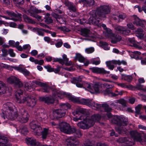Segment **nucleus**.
<instances>
[{"label": "nucleus", "instance_id": "f257e3e1", "mask_svg": "<svg viewBox=\"0 0 146 146\" xmlns=\"http://www.w3.org/2000/svg\"><path fill=\"white\" fill-rule=\"evenodd\" d=\"M52 96L54 98L51 96H44L40 97L39 99L40 101L44 102L45 103L49 104L53 103L55 100H58V98L62 99L65 96L73 102L86 105L94 110H99L100 109L102 108L104 109L105 111L107 112H110L112 110V109L110 107L109 105L106 103L101 104L96 103L89 99L82 98L80 99L78 98L73 96L70 94L56 89L53 90Z\"/></svg>", "mask_w": 146, "mask_h": 146}, {"label": "nucleus", "instance_id": "f03ea898", "mask_svg": "<svg viewBox=\"0 0 146 146\" xmlns=\"http://www.w3.org/2000/svg\"><path fill=\"white\" fill-rule=\"evenodd\" d=\"M0 115L4 119L6 118L10 120H13L17 119L21 123L27 122L29 117L27 112L24 109L20 110L18 114L17 109L13 104L10 102L3 105L2 113Z\"/></svg>", "mask_w": 146, "mask_h": 146}, {"label": "nucleus", "instance_id": "7ed1b4c3", "mask_svg": "<svg viewBox=\"0 0 146 146\" xmlns=\"http://www.w3.org/2000/svg\"><path fill=\"white\" fill-rule=\"evenodd\" d=\"M23 92L21 89L18 90L16 92V102L19 104H24L27 102V105L29 106L33 107L36 104V100L35 98L31 96H23Z\"/></svg>", "mask_w": 146, "mask_h": 146}, {"label": "nucleus", "instance_id": "20e7f679", "mask_svg": "<svg viewBox=\"0 0 146 146\" xmlns=\"http://www.w3.org/2000/svg\"><path fill=\"white\" fill-rule=\"evenodd\" d=\"M71 106L68 103L61 104H60V109L54 110L53 112V119H58L64 117L66 113V111L70 109Z\"/></svg>", "mask_w": 146, "mask_h": 146}, {"label": "nucleus", "instance_id": "39448f33", "mask_svg": "<svg viewBox=\"0 0 146 146\" xmlns=\"http://www.w3.org/2000/svg\"><path fill=\"white\" fill-rule=\"evenodd\" d=\"M129 133L135 141L142 144H146V134H141L136 131H130Z\"/></svg>", "mask_w": 146, "mask_h": 146}, {"label": "nucleus", "instance_id": "423d86ee", "mask_svg": "<svg viewBox=\"0 0 146 146\" xmlns=\"http://www.w3.org/2000/svg\"><path fill=\"white\" fill-rule=\"evenodd\" d=\"M112 122L120 127H125L128 123L127 118L123 115H116L114 116L111 120Z\"/></svg>", "mask_w": 146, "mask_h": 146}, {"label": "nucleus", "instance_id": "0eeeda50", "mask_svg": "<svg viewBox=\"0 0 146 146\" xmlns=\"http://www.w3.org/2000/svg\"><path fill=\"white\" fill-rule=\"evenodd\" d=\"M110 11V7L109 6L106 5H101L95 11L98 16H101L102 18L106 17V15L108 14Z\"/></svg>", "mask_w": 146, "mask_h": 146}, {"label": "nucleus", "instance_id": "6e6552de", "mask_svg": "<svg viewBox=\"0 0 146 146\" xmlns=\"http://www.w3.org/2000/svg\"><path fill=\"white\" fill-rule=\"evenodd\" d=\"M112 114L111 113H107L106 114H102L100 115L99 114H96L92 115L90 117L92 120L96 122H99L101 125H104L103 123L100 122V120L102 119L106 120L110 118L112 116Z\"/></svg>", "mask_w": 146, "mask_h": 146}, {"label": "nucleus", "instance_id": "1a4fd4ad", "mask_svg": "<svg viewBox=\"0 0 146 146\" xmlns=\"http://www.w3.org/2000/svg\"><path fill=\"white\" fill-rule=\"evenodd\" d=\"M91 16L89 19V22L90 24H94L98 26H101L100 23V19L102 17L98 16V14L95 12V10H93L90 12Z\"/></svg>", "mask_w": 146, "mask_h": 146}, {"label": "nucleus", "instance_id": "9d476101", "mask_svg": "<svg viewBox=\"0 0 146 146\" xmlns=\"http://www.w3.org/2000/svg\"><path fill=\"white\" fill-rule=\"evenodd\" d=\"M61 132L67 134L74 133V135L76 138H80L82 135V133L80 130L76 129V128H59Z\"/></svg>", "mask_w": 146, "mask_h": 146}, {"label": "nucleus", "instance_id": "9b49d317", "mask_svg": "<svg viewBox=\"0 0 146 146\" xmlns=\"http://www.w3.org/2000/svg\"><path fill=\"white\" fill-rule=\"evenodd\" d=\"M110 105L115 109L120 110H123L122 107L127 106L126 101L122 98L112 102Z\"/></svg>", "mask_w": 146, "mask_h": 146}, {"label": "nucleus", "instance_id": "f8f14e48", "mask_svg": "<svg viewBox=\"0 0 146 146\" xmlns=\"http://www.w3.org/2000/svg\"><path fill=\"white\" fill-rule=\"evenodd\" d=\"M6 13L8 15L12 17L10 18L5 16L1 15H0V17L4 18L6 19H11L14 21H21V20L22 15L20 13H17V14H16L13 12L8 11H6Z\"/></svg>", "mask_w": 146, "mask_h": 146}, {"label": "nucleus", "instance_id": "ddd939ff", "mask_svg": "<svg viewBox=\"0 0 146 146\" xmlns=\"http://www.w3.org/2000/svg\"><path fill=\"white\" fill-rule=\"evenodd\" d=\"M28 11L31 16L37 19L39 21H40L42 17L36 14L40 13L41 12L40 10H38L35 7L32 6L30 7V9L28 10Z\"/></svg>", "mask_w": 146, "mask_h": 146}, {"label": "nucleus", "instance_id": "4468645a", "mask_svg": "<svg viewBox=\"0 0 146 146\" xmlns=\"http://www.w3.org/2000/svg\"><path fill=\"white\" fill-rule=\"evenodd\" d=\"M94 124V121L90 118V119H87L86 121L84 120V121L78 122L77 125L80 128H85V126L86 128H89L92 127Z\"/></svg>", "mask_w": 146, "mask_h": 146}, {"label": "nucleus", "instance_id": "2eb2a0df", "mask_svg": "<svg viewBox=\"0 0 146 146\" xmlns=\"http://www.w3.org/2000/svg\"><path fill=\"white\" fill-rule=\"evenodd\" d=\"M123 93V90L118 91L116 90L114 92H113L111 90L107 89L104 91V95H108L111 97H115L118 95L122 96Z\"/></svg>", "mask_w": 146, "mask_h": 146}, {"label": "nucleus", "instance_id": "dca6fc26", "mask_svg": "<svg viewBox=\"0 0 146 146\" xmlns=\"http://www.w3.org/2000/svg\"><path fill=\"white\" fill-rule=\"evenodd\" d=\"M7 82L10 84H13L15 85L21 87L23 86V84L18 78L14 76H11L7 79Z\"/></svg>", "mask_w": 146, "mask_h": 146}, {"label": "nucleus", "instance_id": "f3484780", "mask_svg": "<svg viewBox=\"0 0 146 146\" xmlns=\"http://www.w3.org/2000/svg\"><path fill=\"white\" fill-rule=\"evenodd\" d=\"M50 125L52 126H56V127H59V128H71L70 124L67 122L64 121H60L58 124L55 123L54 122L52 121L50 122Z\"/></svg>", "mask_w": 146, "mask_h": 146}, {"label": "nucleus", "instance_id": "a211bd4d", "mask_svg": "<svg viewBox=\"0 0 146 146\" xmlns=\"http://www.w3.org/2000/svg\"><path fill=\"white\" fill-rule=\"evenodd\" d=\"M93 91H91L94 93V91L97 93H100L102 92V85L101 82H96L92 86Z\"/></svg>", "mask_w": 146, "mask_h": 146}, {"label": "nucleus", "instance_id": "6ab92c4d", "mask_svg": "<svg viewBox=\"0 0 146 146\" xmlns=\"http://www.w3.org/2000/svg\"><path fill=\"white\" fill-rule=\"evenodd\" d=\"M132 19L133 20V23L134 25L137 26H140L142 27H144L146 23L145 21L141 20L136 16H133Z\"/></svg>", "mask_w": 146, "mask_h": 146}, {"label": "nucleus", "instance_id": "aec40b11", "mask_svg": "<svg viewBox=\"0 0 146 146\" xmlns=\"http://www.w3.org/2000/svg\"><path fill=\"white\" fill-rule=\"evenodd\" d=\"M66 143L67 146H78L79 143L78 141H75L74 138L71 137L66 139Z\"/></svg>", "mask_w": 146, "mask_h": 146}, {"label": "nucleus", "instance_id": "412c9836", "mask_svg": "<svg viewBox=\"0 0 146 146\" xmlns=\"http://www.w3.org/2000/svg\"><path fill=\"white\" fill-rule=\"evenodd\" d=\"M64 4L67 7L68 9L70 12H75L76 9L75 5L72 2L66 0L65 1Z\"/></svg>", "mask_w": 146, "mask_h": 146}, {"label": "nucleus", "instance_id": "4be33fe9", "mask_svg": "<svg viewBox=\"0 0 146 146\" xmlns=\"http://www.w3.org/2000/svg\"><path fill=\"white\" fill-rule=\"evenodd\" d=\"M93 72L97 73L102 74H109L110 72L106 70L104 68H99L98 67H93L90 68Z\"/></svg>", "mask_w": 146, "mask_h": 146}, {"label": "nucleus", "instance_id": "5701e85b", "mask_svg": "<svg viewBox=\"0 0 146 146\" xmlns=\"http://www.w3.org/2000/svg\"><path fill=\"white\" fill-rule=\"evenodd\" d=\"M75 58L77 59L80 62H84V65L86 66H87L89 64V61L88 60L86 61L85 58L80 54H76Z\"/></svg>", "mask_w": 146, "mask_h": 146}, {"label": "nucleus", "instance_id": "b1692460", "mask_svg": "<svg viewBox=\"0 0 146 146\" xmlns=\"http://www.w3.org/2000/svg\"><path fill=\"white\" fill-rule=\"evenodd\" d=\"M51 15L55 18L58 22L61 24H64L66 22V19L65 18L60 17L58 14L54 12H52Z\"/></svg>", "mask_w": 146, "mask_h": 146}, {"label": "nucleus", "instance_id": "393cba45", "mask_svg": "<svg viewBox=\"0 0 146 146\" xmlns=\"http://www.w3.org/2000/svg\"><path fill=\"white\" fill-rule=\"evenodd\" d=\"M119 62H117V60H112L111 61H107L106 62V66L108 68L111 70H113L114 68V65L119 64Z\"/></svg>", "mask_w": 146, "mask_h": 146}, {"label": "nucleus", "instance_id": "a878e982", "mask_svg": "<svg viewBox=\"0 0 146 146\" xmlns=\"http://www.w3.org/2000/svg\"><path fill=\"white\" fill-rule=\"evenodd\" d=\"M111 39V42L113 44H115L119 41L121 39V37L118 34L113 33L110 37Z\"/></svg>", "mask_w": 146, "mask_h": 146}, {"label": "nucleus", "instance_id": "bb28decb", "mask_svg": "<svg viewBox=\"0 0 146 146\" xmlns=\"http://www.w3.org/2000/svg\"><path fill=\"white\" fill-rule=\"evenodd\" d=\"M126 17V14L123 13L119 15L114 16L113 17L114 20H116L117 22H120L124 20Z\"/></svg>", "mask_w": 146, "mask_h": 146}, {"label": "nucleus", "instance_id": "cd10ccee", "mask_svg": "<svg viewBox=\"0 0 146 146\" xmlns=\"http://www.w3.org/2000/svg\"><path fill=\"white\" fill-rule=\"evenodd\" d=\"M92 84L90 83L86 82H83V88L86 89L90 91L91 93H93V92L91 91H93L92 88Z\"/></svg>", "mask_w": 146, "mask_h": 146}, {"label": "nucleus", "instance_id": "c85d7f7f", "mask_svg": "<svg viewBox=\"0 0 146 146\" xmlns=\"http://www.w3.org/2000/svg\"><path fill=\"white\" fill-rule=\"evenodd\" d=\"M89 30L86 29H84L81 30V35L84 36L92 37L93 36L91 35Z\"/></svg>", "mask_w": 146, "mask_h": 146}, {"label": "nucleus", "instance_id": "c756f323", "mask_svg": "<svg viewBox=\"0 0 146 146\" xmlns=\"http://www.w3.org/2000/svg\"><path fill=\"white\" fill-rule=\"evenodd\" d=\"M25 141L28 145L31 146H36V139L32 137L27 138L26 139Z\"/></svg>", "mask_w": 146, "mask_h": 146}, {"label": "nucleus", "instance_id": "7c9ffc66", "mask_svg": "<svg viewBox=\"0 0 146 146\" xmlns=\"http://www.w3.org/2000/svg\"><path fill=\"white\" fill-rule=\"evenodd\" d=\"M87 110L86 109L83 108H79L76 110V114H79V113H81L85 115V116L84 115L83 116H84L85 119L86 117L85 115L87 114Z\"/></svg>", "mask_w": 146, "mask_h": 146}, {"label": "nucleus", "instance_id": "2f4dec72", "mask_svg": "<svg viewBox=\"0 0 146 146\" xmlns=\"http://www.w3.org/2000/svg\"><path fill=\"white\" fill-rule=\"evenodd\" d=\"M7 89V88L5 84L3 82L0 81V95L5 93Z\"/></svg>", "mask_w": 146, "mask_h": 146}, {"label": "nucleus", "instance_id": "473e14b6", "mask_svg": "<svg viewBox=\"0 0 146 146\" xmlns=\"http://www.w3.org/2000/svg\"><path fill=\"white\" fill-rule=\"evenodd\" d=\"M42 129L41 135H42V137L43 139L46 138L47 135L50 133V131L48 128H42Z\"/></svg>", "mask_w": 146, "mask_h": 146}, {"label": "nucleus", "instance_id": "72a5a7b5", "mask_svg": "<svg viewBox=\"0 0 146 146\" xmlns=\"http://www.w3.org/2000/svg\"><path fill=\"white\" fill-rule=\"evenodd\" d=\"M29 125L31 127L34 128H41V124L36 120H33L30 122Z\"/></svg>", "mask_w": 146, "mask_h": 146}, {"label": "nucleus", "instance_id": "f704fd0d", "mask_svg": "<svg viewBox=\"0 0 146 146\" xmlns=\"http://www.w3.org/2000/svg\"><path fill=\"white\" fill-rule=\"evenodd\" d=\"M117 141L120 143H126L129 141V143H131V139L130 138L127 137H120L117 140Z\"/></svg>", "mask_w": 146, "mask_h": 146}, {"label": "nucleus", "instance_id": "c9c22d12", "mask_svg": "<svg viewBox=\"0 0 146 146\" xmlns=\"http://www.w3.org/2000/svg\"><path fill=\"white\" fill-rule=\"evenodd\" d=\"M136 35L140 39H142L143 38L144 33L143 30L142 29H138L136 33Z\"/></svg>", "mask_w": 146, "mask_h": 146}, {"label": "nucleus", "instance_id": "e433bc0d", "mask_svg": "<svg viewBox=\"0 0 146 146\" xmlns=\"http://www.w3.org/2000/svg\"><path fill=\"white\" fill-rule=\"evenodd\" d=\"M47 118V115L45 113H41L39 114V115L38 116V120L43 122L45 121Z\"/></svg>", "mask_w": 146, "mask_h": 146}, {"label": "nucleus", "instance_id": "4c0bfd02", "mask_svg": "<svg viewBox=\"0 0 146 146\" xmlns=\"http://www.w3.org/2000/svg\"><path fill=\"white\" fill-rule=\"evenodd\" d=\"M115 130L119 134H126L127 135L129 133L126 128H115Z\"/></svg>", "mask_w": 146, "mask_h": 146}, {"label": "nucleus", "instance_id": "58836bf2", "mask_svg": "<svg viewBox=\"0 0 146 146\" xmlns=\"http://www.w3.org/2000/svg\"><path fill=\"white\" fill-rule=\"evenodd\" d=\"M50 14L48 13H46L44 17L45 22L47 24H49L52 23L53 20L50 17Z\"/></svg>", "mask_w": 146, "mask_h": 146}, {"label": "nucleus", "instance_id": "ea45409f", "mask_svg": "<svg viewBox=\"0 0 146 146\" xmlns=\"http://www.w3.org/2000/svg\"><path fill=\"white\" fill-rule=\"evenodd\" d=\"M122 79L129 82L132 79V77L131 76L127 75L125 74H121Z\"/></svg>", "mask_w": 146, "mask_h": 146}, {"label": "nucleus", "instance_id": "a19ab883", "mask_svg": "<svg viewBox=\"0 0 146 146\" xmlns=\"http://www.w3.org/2000/svg\"><path fill=\"white\" fill-rule=\"evenodd\" d=\"M63 60L65 63V64L66 66H69L72 64V62L71 61L68 62V59L66 55L64 54L62 55Z\"/></svg>", "mask_w": 146, "mask_h": 146}, {"label": "nucleus", "instance_id": "79ce46f5", "mask_svg": "<svg viewBox=\"0 0 146 146\" xmlns=\"http://www.w3.org/2000/svg\"><path fill=\"white\" fill-rule=\"evenodd\" d=\"M8 141L7 137L0 134V144H6Z\"/></svg>", "mask_w": 146, "mask_h": 146}, {"label": "nucleus", "instance_id": "37998d69", "mask_svg": "<svg viewBox=\"0 0 146 146\" xmlns=\"http://www.w3.org/2000/svg\"><path fill=\"white\" fill-rule=\"evenodd\" d=\"M141 54V52L137 51H134L130 55L132 58L137 60L139 59V55Z\"/></svg>", "mask_w": 146, "mask_h": 146}, {"label": "nucleus", "instance_id": "c03bdc74", "mask_svg": "<svg viewBox=\"0 0 146 146\" xmlns=\"http://www.w3.org/2000/svg\"><path fill=\"white\" fill-rule=\"evenodd\" d=\"M24 85L25 89L27 91L31 92L34 89L33 88L29 86V84L27 82H24Z\"/></svg>", "mask_w": 146, "mask_h": 146}, {"label": "nucleus", "instance_id": "a18cd8bd", "mask_svg": "<svg viewBox=\"0 0 146 146\" xmlns=\"http://www.w3.org/2000/svg\"><path fill=\"white\" fill-rule=\"evenodd\" d=\"M102 87L104 88H106L107 89L111 88L114 87V85L112 84L108 83H105L104 84H102Z\"/></svg>", "mask_w": 146, "mask_h": 146}, {"label": "nucleus", "instance_id": "49530a36", "mask_svg": "<svg viewBox=\"0 0 146 146\" xmlns=\"http://www.w3.org/2000/svg\"><path fill=\"white\" fill-rule=\"evenodd\" d=\"M142 107V105L141 104H139L135 108V112L136 113L135 116H136L137 117V115L140 113V110Z\"/></svg>", "mask_w": 146, "mask_h": 146}, {"label": "nucleus", "instance_id": "de8ad7c7", "mask_svg": "<svg viewBox=\"0 0 146 146\" xmlns=\"http://www.w3.org/2000/svg\"><path fill=\"white\" fill-rule=\"evenodd\" d=\"M23 18L25 21L27 22L33 23H34V21L32 20L29 17L26 15H24L23 16Z\"/></svg>", "mask_w": 146, "mask_h": 146}, {"label": "nucleus", "instance_id": "09e8293b", "mask_svg": "<svg viewBox=\"0 0 146 146\" xmlns=\"http://www.w3.org/2000/svg\"><path fill=\"white\" fill-rule=\"evenodd\" d=\"M124 27L120 26H117L115 27V29L116 31H117L119 33L123 34L124 30H125Z\"/></svg>", "mask_w": 146, "mask_h": 146}, {"label": "nucleus", "instance_id": "8fccbe9b", "mask_svg": "<svg viewBox=\"0 0 146 146\" xmlns=\"http://www.w3.org/2000/svg\"><path fill=\"white\" fill-rule=\"evenodd\" d=\"M42 128H32L33 131L35 133V134L38 136L41 135V129Z\"/></svg>", "mask_w": 146, "mask_h": 146}, {"label": "nucleus", "instance_id": "3c124183", "mask_svg": "<svg viewBox=\"0 0 146 146\" xmlns=\"http://www.w3.org/2000/svg\"><path fill=\"white\" fill-rule=\"evenodd\" d=\"M44 84V85L42 86L43 87L42 91L46 93L49 92L50 90L49 87L46 84Z\"/></svg>", "mask_w": 146, "mask_h": 146}, {"label": "nucleus", "instance_id": "603ef678", "mask_svg": "<svg viewBox=\"0 0 146 146\" xmlns=\"http://www.w3.org/2000/svg\"><path fill=\"white\" fill-rule=\"evenodd\" d=\"M15 4L17 6L22 5L24 3L23 0H12Z\"/></svg>", "mask_w": 146, "mask_h": 146}, {"label": "nucleus", "instance_id": "864d4df0", "mask_svg": "<svg viewBox=\"0 0 146 146\" xmlns=\"http://www.w3.org/2000/svg\"><path fill=\"white\" fill-rule=\"evenodd\" d=\"M94 51V48L93 47H90L85 49V52L88 54H90L93 52Z\"/></svg>", "mask_w": 146, "mask_h": 146}, {"label": "nucleus", "instance_id": "5fc2aeb1", "mask_svg": "<svg viewBox=\"0 0 146 146\" xmlns=\"http://www.w3.org/2000/svg\"><path fill=\"white\" fill-rule=\"evenodd\" d=\"M53 62H58L62 65H64V62L62 59L61 58H54L53 59Z\"/></svg>", "mask_w": 146, "mask_h": 146}, {"label": "nucleus", "instance_id": "6e6d98bb", "mask_svg": "<svg viewBox=\"0 0 146 146\" xmlns=\"http://www.w3.org/2000/svg\"><path fill=\"white\" fill-rule=\"evenodd\" d=\"M19 42L18 41L15 42L14 47H16L17 49L19 51H22L23 50V48L21 46L19 45Z\"/></svg>", "mask_w": 146, "mask_h": 146}, {"label": "nucleus", "instance_id": "4d7b16f0", "mask_svg": "<svg viewBox=\"0 0 146 146\" xmlns=\"http://www.w3.org/2000/svg\"><path fill=\"white\" fill-rule=\"evenodd\" d=\"M84 78L83 76H81L77 78H73V81H76L78 82H81L83 81V79Z\"/></svg>", "mask_w": 146, "mask_h": 146}, {"label": "nucleus", "instance_id": "13d9d810", "mask_svg": "<svg viewBox=\"0 0 146 146\" xmlns=\"http://www.w3.org/2000/svg\"><path fill=\"white\" fill-rule=\"evenodd\" d=\"M19 130L21 134L25 135H27L28 132V131L27 128H19Z\"/></svg>", "mask_w": 146, "mask_h": 146}, {"label": "nucleus", "instance_id": "bf43d9fd", "mask_svg": "<svg viewBox=\"0 0 146 146\" xmlns=\"http://www.w3.org/2000/svg\"><path fill=\"white\" fill-rule=\"evenodd\" d=\"M108 44L105 42H103L102 43V47L105 50H108L110 49V47L108 46Z\"/></svg>", "mask_w": 146, "mask_h": 146}, {"label": "nucleus", "instance_id": "052dcab7", "mask_svg": "<svg viewBox=\"0 0 146 146\" xmlns=\"http://www.w3.org/2000/svg\"><path fill=\"white\" fill-rule=\"evenodd\" d=\"M26 76H29L30 74V72L27 69L23 68L21 72Z\"/></svg>", "mask_w": 146, "mask_h": 146}, {"label": "nucleus", "instance_id": "680f3d73", "mask_svg": "<svg viewBox=\"0 0 146 146\" xmlns=\"http://www.w3.org/2000/svg\"><path fill=\"white\" fill-rule=\"evenodd\" d=\"M105 30L106 32V35L108 37L110 38L113 34L112 32V31L110 29L107 28Z\"/></svg>", "mask_w": 146, "mask_h": 146}, {"label": "nucleus", "instance_id": "e2e57ef3", "mask_svg": "<svg viewBox=\"0 0 146 146\" xmlns=\"http://www.w3.org/2000/svg\"><path fill=\"white\" fill-rule=\"evenodd\" d=\"M94 0H86V4L87 6H90L94 4Z\"/></svg>", "mask_w": 146, "mask_h": 146}, {"label": "nucleus", "instance_id": "0e129e2a", "mask_svg": "<svg viewBox=\"0 0 146 146\" xmlns=\"http://www.w3.org/2000/svg\"><path fill=\"white\" fill-rule=\"evenodd\" d=\"M36 33L38 35L42 36H44V33L40 30L39 28H37L36 29Z\"/></svg>", "mask_w": 146, "mask_h": 146}, {"label": "nucleus", "instance_id": "69168bd1", "mask_svg": "<svg viewBox=\"0 0 146 146\" xmlns=\"http://www.w3.org/2000/svg\"><path fill=\"white\" fill-rule=\"evenodd\" d=\"M59 29L61 31L64 32H69L70 30L68 28L65 27H59Z\"/></svg>", "mask_w": 146, "mask_h": 146}, {"label": "nucleus", "instance_id": "338daca9", "mask_svg": "<svg viewBox=\"0 0 146 146\" xmlns=\"http://www.w3.org/2000/svg\"><path fill=\"white\" fill-rule=\"evenodd\" d=\"M44 67L49 72L53 71L54 68H52L50 65L44 66Z\"/></svg>", "mask_w": 146, "mask_h": 146}, {"label": "nucleus", "instance_id": "774afa93", "mask_svg": "<svg viewBox=\"0 0 146 146\" xmlns=\"http://www.w3.org/2000/svg\"><path fill=\"white\" fill-rule=\"evenodd\" d=\"M8 53L11 57H15V53L14 52L13 50V49H9L8 51Z\"/></svg>", "mask_w": 146, "mask_h": 146}]
</instances>
